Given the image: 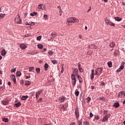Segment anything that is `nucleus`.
I'll return each mask as SVG.
<instances>
[{
  "label": "nucleus",
  "instance_id": "obj_26",
  "mask_svg": "<svg viewBox=\"0 0 125 125\" xmlns=\"http://www.w3.org/2000/svg\"><path fill=\"white\" fill-rule=\"evenodd\" d=\"M48 68V64L45 63L44 64V70L45 71H47V68Z\"/></svg>",
  "mask_w": 125,
  "mask_h": 125
},
{
  "label": "nucleus",
  "instance_id": "obj_23",
  "mask_svg": "<svg viewBox=\"0 0 125 125\" xmlns=\"http://www.w3.org/2000/svg\"><path fill=\"white\" fill-rule=\"evenodd\" d=\"M107 66L109 68H111V67L112 66V62H107Z\"/></svg>",
  "mask_w": 125,
  "mask_h": 125
},
{
  "label": "nucleus",
  "instance_id": "obj_57",
  "mask_svg": "<svg viewBox=\"0 0 125 125\" xmlns=\"http://www.w3.org/2000/svg\"><path fill=\"white\" fill-rule=\"evenodd\" d=\"M31 78V76H25L26 79H30Z\"/></svg>",
  "mask_w": 125,
  "mask_h": 125
},
{
  "label": "nucleus",
  "instance_id": "obj_39",
  "mask_svg": "<svg viewBox=\"0 0 125 125\" xmlns=\"http://www.w3.org/2000/svg\"><path fill=\"white\" fill-rule=\"evenodd\" d=\"M75 94L76 96H79V95L80 94V92L79 91H77L75 92Z\"/></svg>",
  "mask_w": 125,
  "mask_h": 125
},
{
  "label": "nucleus",
  "instance_id": "obj_60",
  "mask_svg": "<svg viewBox=\"0 0 125 125\" xmlns=\"http://www.w3.org/2000/svg\"><path fill=\"white\" fill-rule=\"evenodd\" d=\"M114 56H117V53H116V51H114Z\"/></svg>",
  "mask_w": 125,
  "mask_h": 125
},
{
  "label": "nucleus",
  "instance_id": "obj_25",
  "mask_svg": "<svg viewBox=\"0 0 125 125\" xmlns=\"http://www.w3.org/2000/svg\"><path fill=\"white\" fill-rule=\"evenodd\" d=\"M110 47H114L115 46L114 42H112L109 44Z\"/></svg>",
  "mask_w": 125,
  "mask_h": 125
},
{
  "label": "nucleus",
  "instance_id": "obj_5",
  "mask_svg": "<svg viewBox=\"0 0 125 125\" xmlns=\"http://www.w3.org/2000/svg\"><path fill=\"white\" fill-rule=\"evenodd\" d=\"M105 21L106 25H109V26H113V27H115V24L110 21V20H108V19H106V20H105Z\"/></svg>",
  "mask_w": 125,
  "mask_h": 125
},
{
  "label": "nucleus",
  "instance_id": "obj_50",
  "mask_svg": "<svg viewBox=\"0 0 125 125\" xmlns=\"http://www.w3.org/2000/svg\"><path fill=\"white\" fill-rule=\"evenodd\" d=\"M91 10V7H90L89 9L87 11V12L88 13Z\"/></svg>",
  "mask_w": 125,
  "mask_h": 125
},
{
  "label": "nucleus",
  "instance_id": "obj_14",
  "mask_svg": "<svg viewBox=\"0 0 125 125\" xmlns=\"http://www.w3.org/2000/svg\"><path fill=\"white\" fill-rule=\"evenodd\" d=\"M77 77L78 78V80L79 81V83H83V79H82L81 76H80L79 75H77Z\"/></svg>",
  "mask_w": 125,
  "mask_h": 125
},
{
  "label": "nucleus",
  "instance_id": "obj_53",
  "mask_svg": "<svg viewBox=\"0 0 125 125\" xmlns=\"http://www.w3.org/2000/svg\"><path fill=\"white\" fill-rule=\"evenodd\" d=\"M93 116V114H92V113L91 112V113H90V118H92V116Z\"/></svg>",
  "mask_w": 125,
  "mask_h": 125
},
{
  "label": "nucleus",
  "instance_id": "obj_12",
  "mask_svg": "<svg viewBox=\"0 0 125 125\" xmlns=\"http://www.w3.org/2000/svg\"><path fill=\"white\" fill-rule=\"evenodd\" d=\"M118 96H119V97H123V96H124V97H125V91L120 92L118 95Z\"/></svg>",
  "mask_w": 125,
  "mask_h": 125
},
{
  "label": "nucleus",
  "instance_id": "obj_45",
  "mask_svg": "<svg viewBox=\"0 0 125 125\" xmlns=\"http://www.w3.org/2000/svg\"><path fill=\"white\" fill-rule=\"evenodd\" d=\"M42 9H44V10H45V5L42 4Z\"/></svg>",
  "mask_w": 125,
  "mask_h": 125
},
{
  "label": "nucleus",
  "instance_id": "obj_33",
  "mask_svg": "<svg viewBox=\"0 0 125 125\" xmlns=\"http://www.w3.org/2000/svg\"><path fill=\"white\" fill-rule=\"evenodd\" d=\"M31 84V82H30V81H26L25 82V85H29V84Z\"/></svg>",
  "mask_w": 125,
  "mask_h": 125
},
{
  "label": "nucleus",
  "instance_id": "obj_18",
  "mask_svg": "<svg viewBox=\"0 0 125 125\" xmlns=\"http://www.w3.org/2000/svg\"><path fill=\"white\" fill-rule=\"evenodd\" d=\"M27 98H29V96H22L21 97V100H26V99H27Z\"/></svg>",
  "mask_w": 125,
  "mask_h": 125
},
{
  "label": "nucleus",
  "instance_id": "obj_62",
  "mask_svg": "<svg viewBox=\"0 0 125 125\" xmlns=\"http://www.w3.org/2000/svg\"><path fill=\"white\" fill-rule=\"evenodd\" d=\"M62 109H65V105H62Z\"/></svg>",
  "mask_w": 125,
  "mask_h": 125
},
{
  "label": "nucleus",
  "instance_id": "obj_6",
  "mask_svg": "<svg viewBox=\"0 0 125 125\" xmlns=\"http://www.w3.org/2000/svg\"><path fill=\"white\" fill-rule=\"evenodd\" d=\"M15 22L16 23V24H20V23L22 22V20L21 19H20V16H18L17 18H16Z\"/></svg>",
  "mask_w": 125,
  "mask_h": 125
},
{
  "label": "nucleus",
  "instance_id": "obj_36",
  "mask_svg": "<svg viewBox=\"0 0 125 125\" xmlns=\"http://www.w3.org/2000/svg\"><path fill=\"white\" fill-rule=\"evenodd\" d=\"M36 71L37 73H40V72H41V68H36Z\"/></svg>",
  "mask_w": 125,
  "mask_h": 125
},
{
  "label": "nucleus",
  "instance_id": "obj_63",
  "mask_svg": "<svg viewBox=\"0 0 125 125\" xmlns=\"http://www.w3.org/2000/svg\"><path fill=\"white\" fill-rule=\"evenodd\" d=\"M11 84V83L9 82L8 83V85H10Z\"/></svg>",
  "mask_w": 125,
  "mask_h": 125
},
{
  "label": "nucleus",
  "instance_id": "obj_44",
  "mask_svg": "<svg viewBox=\"0 0 125 125\" xmlns=\"http://www.w3.org/2000/svg\"><path fill=\"white\" fill-rule=\"evenodd\" d=\"M124 68H125V66H122V65H121V66L120 67L119 69H121V71H122V70H124Z\"/></svg>",
  "mask_w": 125,
  "mask_h": 125
},
{
  "label": "nucleus",
  "instance_id": "obj_42",
  "mask_svg": "<svg viewBox=\"0 0 125 125\" xmlns=\"http://www.w3.org/2000/svg\"><path fill=\"white\" fill-rule=\"evenodd\" d=\"M59 15L60 16L62 15V9H59Z\"/></svg>",
  "mask_w": 125,
  "mask_h": 125
},
{
  "label": "nucleus",
  "instance_id": "obj_21",
  "mask_svg": "<svg viewBox=\"0 0 125 125\" xmlns=\"http://www.w3.org/2000/svg\"><path fill=\"white\" fill-rule=\"evenodd\" d=\"M38 14V13L36 12H34L33 13H31L30 14V16H36Z\"/></svg>",
  "mask_w": 125,
  "mask_h": 125
},
{
  "label": "nucleus",
  "instance_id": "obj_43",
  "mask_svg": "<svg viewBox=\"0 0 125 125\" xmlns=\"http://www.w3.org/2000/svg\"><path fill=\"white\" fill-rule=\"evenodd\" d=\"M15 71H16V68H15L14 67L13 68H12L11 72H15Z\"/></svg>",
  "mask_w": 125,
  "mask_h": 125
},
{
  "label": "nucleus",
  "instance_id": "obj_9",
  "mask_svg": "<svg viewBox=\"0 0 125 125\" xmlns=\"http://www.w3.org/2000/svg\"><path fill=\"white\" fill-rule=\"evenodd\" d=\"M1 103L3 104V105H7L8 103H9V101L8 100L5 99L1 101Z\"/></svg>",
  "mask_w": 125,
  "mask_h": 125
},
{
  "label": "nucleus",
  "instance_id": "obj_11",
  "mask_svg": "<svg viewBox=\"0 0 125 125\" xmlns=\"http://www.w3.org/2000/svg\"><path fill=\"white\" fill-rule=\"evenodd\" d=\"M20 47L21 49H25V48H27V45L24 43H21L20 45Z\"/></svg>",
  "mask_w": 125,
  "mask_h": 125
},
{
  "label": "nucleus",
  "instance_id": "obj_61",
  "mask_svg": "<svg viewBox=\"0 0 125 125\" xmlns=\"http://www.w3.org/2000/svg\"><path fill=\"white\" fill-rule=\"evenodd\" d=\"M57 8H59V9H61V6H58L57 7Z\"/></svg>",
  "mask_w": 125,
  "mask_h": 125
},
{
  "label": "nucleus",
  "instance_id": "obj_58",
  "mask_svg": "<svg viewBox=\"0 0 125 125\" xmlns=\"http://www.w3.org/2000/svg\"><path fill=\"white\" fill-rule=\"evenodd\" d=\"M70 125H76V123L72 122Z\"/></svg>",
  "mask_w": 125,
  "mask_h": 125
},
{
  "label": "nucleus",
  "instance_id": "obj_47",
  "mask_svg": "<svg viewBox=\"0 0 125 125\" xmlns=\"http://www.w3.org/2000/svg\"><path fill=\"white\" fill-rule=\"evenodd\" d=\"M82 124H83V123H82V121H78V125H82Z\"/></svg>",
  "mask_w": 125,
  "mask_h": 125
},
{
  "label": "nucleus",
  "instance_id": "obj_55",
  "mask_svg": "<svg viewBox=\"0 0 125 125\" xmlns=\"http://www.w3.org/2000/svg\"><path fill=\"white\" fill-rule=\"evenodd\" d=\"M39 95L38 94V93H36V98H38L39 97Z\"/></svg>",
  "mask_w": 125,
  "mask_h": 125
},
{
  "label": "nucleus",
  "instance_id": "obj_17",
  "mask_svg": "<svg viewBox=\"0 0 125 125\" xmlns=\"http://www.w3.org/2000/svg\"><path fill=\"white\" fill-rule=\"evenodd\" d=\"M114 19L116 21H118V22H120V21H122V18L118 17H115L114 18Z\"/></svg>",
  "mask_w": 125,
  "mask_h": 125
},
{
  "label": "nucleus",
  "instance_id": "obj_38",
  "mask_svg": "<svg viewBox=\"0 0 125 125\" xmlns=\"http://www.w3.org/2000/svg\"><path fill=\"white\" fill-rule=\"evenodd\" d=\"M37 41H41L42 40V36H39L37 37Z\"/></svg>",
  "mask_w": 125,
  "mask_h": 125
},
{
  "label": "nucleus",
  "instance_id": "obj_52",
  "mask_svg": "<svg viewBox=\"0 0 125 125\" xmlns=\"http://www.w3.org/2000/svg\"><path fill=\"white\" fill-rule=\"evenodd\" d=\"M121 71L122 70L120 68H119L117 70V73H119V72H121Z\"/></svg>",
  "mask_w": 125,
  "mask_h": 125
},
{
  "label": "nucleus",
  "instance_id": "obj_2",
  "mask_svg": "<svg viewBox=\"0 0 125 125\" xmlns=\"http://www.w3.org/2000/svg\"><path fill=\"white\" fill-rule=\"evenodd\" d=\"M103 71V68L102 67L98 68L95 70L94 75H97V76H100L102 74V71Z\"/></svg>",
  "mask_w": 125,
  "mask_h": 125
},
{
  "label": "nucleus",
  "instance_id": "obj_40",
  "mask_svg": "<svg viewBox=\"0 0 125 125\" xmlns=\"http://www.w3.org/2000/svg\"><path fill=\"white\" fill-rule=\"evenodd\" d=\"M95 120H97V121H98V120H99V116L98 115L95 116Z\"/></svg>",
  "mask_w": 125,
  "mask_h": 125
},
{
  "label": "nucleus",
  "instance_id": "obj_8",
  "mask_svg": "<svg viewBox=\"0 0 125 125\" xmlns=\"http://www.w3.org/2000/svg\"><path fill=\"white\" fill-rule=\"evenodd\" d=\"M75 116L76 117V119H79V118L80 117V113L79 112V108H76Z\"/></svg>",
  "mask_w": 125,
  "mask_h": 125
},
{
  "label": "nucleus",
  "instance_id": "obj_31",
  "mask_svg": "<svg viewBox=\"0 0 125 125\" xmlns=\"http://www.w3.org/2000/svg\"><path fill=\"white\" fill-rule=\"evenodd\" d=\"M38 48H40V49H42V47H43V45H42V44H38Z\"/></svg>",
  "mask_w": 125,
  "mask_h": 125
},
{
  "label": "nucleus",
  "instance_id": "obj_13",
  "mask_svg": "<svg viewBox=\"0 0 125 125\" xmlns=\"http://www.w3.org/2000/svg\"><path fill=\"white\" fill-rule=\"evenodd\" d=\"M11 79L13 81L14 83H16V78L15 77V75H12L11 76Z\"/></svg>",
  "mask_w": 125,
  "mask_h": 125
},
{
  "label": "nucleus",
  "instance_id": "obj_64",
  "mask_svg": "<svg viewBox=\"0 0 125 125\" xmlns=\"http://www.w3.org/2000/svg\"><path fill=\"white\" fill-rule=\"evenodd\" d=\"M79 39H82V35H79Z\"/></svg>",
  "mask_w": 125,
  "mask_h": 125
},
{
  "label": "nucleus",
  "instance_id": "obj_29",
  "mask_svg": "<svg viewBox=\"0 0 125 125\" xmlns=\"http://www.w3.org/2000/svg\"><path fill=\"white\" fill-rule=\"evenodd\" d=\"M21 72L20 71H17L16 73V75L17 77H20V76H21Z\"/></svg>",
  "mask_w": 125,
  "mask_h": 125
},
{
  "label": "nucleus",
  "instance_id": "obj_22",
  "mask_svg": "<svg viewBox=\"0 0 125 125\" xmlns=\"http://www.w3.org/2000/svg\"><path fill=\"white\" fill-rule=\"evenodd\" d=\"M15 106H16V108H18V107L21 106V103L19 102L17 104H15Z\"/></svg>",
  "mask_w": 125,
  "mask_h": 125
},
{
  "label": "nucleus",
  "instance_id": "obj_28",
  "mask_svg": "<svg viewBox=\"0 0 125 125\" xmlns=\"http://www.w3.org/2000/svg\"><path fill=\"white\" fill-rule=\"evenodd\" d=\"M51 62L54 64V65L58 63V62L57 60H51Z\"/></svg>",
  "mask_w": 125,
  "mask_h": 125
},
{
  "label": "nucleus",
  "instance_id": "obj_3",
  "mask_svg": "<svg viewBox=\"0 0 125 125\" xmlns=\"http://www.w3.org/2000/svg\"><path fill=\"white\" fill-rule=\"evenodd\" d=\"M76 74L78 75L77 69H75L73 70V74L71 75L72 80H76Z\"/></svg>",
  "mask_w": 125,
  "mask_h": 125
},
{
  "label": "nucleus",
  "instance_id": "obj_37",
  "mask_svg": "<svg viewBox=\"0 0 125 125\" xmlns=\"http://www.w3.org/2000/svg\"><path fill=\"white\" fill-rule=\"evenodd\" d=\"M33 70H34V67H30L29 68V72H33Z\"/></svg>",
  "mask_w": 125,
  "mask_h": 125
},
{
  "label": "nucleus",
  "instance_id": "obj_32",
  "mask_svg": "<svg viewBox=\"0 0 125 125\" xmlns=\"http://www.w3.org/2000/svg\"><path fill=\"white\" fill-rule=\"evenodd\" d=\"M2 121L4 123H7V122H8V119H7V118H3Z\"/></svg>",
  "mask_w": 125,
  "mask_h": 125
},
{
  "label": "nucleus",
  "instance_id": "obj_24",
  "mask_svg": "<svg viewBox=\"0 0 125 125\" xmlns=\"http://www.w3.org/2000/svg\"><path fill=\"white\" fill-rule=\"evenodd\" d=\"M83 125H89V123L87 121H83Z\"/></svg>",
  "mask_w": 125,
  "mask_h": 125
},
{
  "label": "nucleus",
  "instance_id": "obj_48",
  "mask_svg": "<svg viewBox=\"0 0 125 125\" xmlns=\"http://www.w3.org/2000/svg\"><path fill=\"white\" fill-rule=\"evenodd\" d=\"M43 17H44V18H45V20H46V18H47V15H44Z\"/></svg>",
  "mask_w": 125,
  "mask_h": 125
},
{
  "label": "nucleus",
  "instance_id": "obj_4",
  "mask_svg": "<svg viewBox=\"0 0 125 125\" xmlns=\"http://www.w3.org/2000/svg\"><path fill=\"white\" fill-rule=\"evenodd\" d=\"M110 118V114H106L104 117H103L102 122L103 123H105V122H107L108 121V119Z\"/></svg>",
  "mask_w": 125,
  "mask_h": 125
},
{
  "label": "nucleus",
  "instance_id": "obj_51",
  "mask_svg": "<svg viewBox=\"0 0 125 125\" xmlns=\"http://www.w3.org/2000/svg\"><path fill=\"white\" fill-rule=\"evenodd\" d=\"M125 62H123L122 63H121V66H125Z\"/></svg>",
  "mask_w": 125,
  "mask_h": 125
},
{
  "label": "nucleus",
  "instance_id": "obj_1",
  "mask_svg": "<svg viewBox=\"0 0 125 125\" xmlns=\"http://www.w3.org/2000/svg\"><path fill=\"white\" fill-rule=\"evenodd\" d=\"M67 22L68 23H78L79 20L76 18H69L67 19Z\"/></svg>",
  "mask_w": 125,
  "mask_h": 125
},
{
  "label": "nucleus",
  "instance_id": "obj_30",
  "mask_svg": "<svg viewBox=\"0 0 125 125\" xmlns=\"http://www.w3.org/2000/svg\"><path fill=\"white\" fill-rule=\"evenodd\" d=\"M86 100L87 101V103H89V102H90V100H91V98L88 97L86 99Z\"/></svg>",
  "mask_w": 125,
  "mask_h": 125
},
{
  "label": "nucleus",
  "instance_id": "obj_35",
  "mask_svg": "<svg viewBox=\"0 0 125 125\" xmlns=\"http://www.w3.org/2000/svg\"><path fill=\"white\" fill-rule=\"evenodd\" d=\"M48 54H49V55H53V52H52V51H49L48 52Z\"/></svg>",
  "mask_w": 125,
  "mask_h": 125
},
{
  "label": "nucleus",
  "instance_id": "obj_46",
  "mask_svg": "<svg viewBox=\"0 0 125 125\" xmlns=\"http://www.w3.org/2000/svg\"><path fill=\"white\" fill-rule=\"evenodd\" d=\"M63 72H64V67L62 66L61 73H62V74H63Z\"/></svg>",
  "mask_w": 125,
  "mask_h": 125
},
{
  "label": "nucleus",
  "instance_id": "obj_7",
  "mask_svg": "<svg viewBox=\"0 0 125 125\" xmlns=\"http://www.w3.org/2000/svg\"><path fill=\"white\" fill-rule=\"evenodd\" d=\"M91 81L94 79V70L92 69L91 71V74L90 75Z\"/></svg>",
  "mask_w": 125,
  "mask_h": 125
},
{
  "label": "nucleus",
  "instance_id": "obj_10",
  "mask_svg": "<svg viewBox=\"0 0 125 125\" xmlns=\"http://www.w3.org/2000/svg\"><path fill=\"white\" fill-rule=\"evenodd\" d=\"M58 100L59 102L62 103V102H64L65 101V97L61 96L59 98Z\"/></svg>",
  "mask_w": 125,
  "mask_h": 125
},
{
  "label": "nucleus",
  "instance_id": "obj_20",
  "mask_svg": "<svg viewBox=\"0 0 125 125\" xmlns=\"http://www.w3.org/2000/svg\"><path fill=\"white\" fill-rule=\"evenodd\" d=\"M71 83H72V85L75 86V85H76V83H77V80H72V82Z\"/></svg>",
  "mask_w": 125,
  "mask_h": 125
},
{
  "label": "nucleus",
  "instance_id": "obj_59",
  "mask_svg": "<svg viewBox=\"0 0 125 125\" xmlns=\"http://www.w3.org/2000/svg\"><path fill=\"white\" fill-rule=\"evenodd\" d=\"M41 91H38V92H37V94H38V95H40V94H41Z\"/></svg>",
  "mask_w": 125,
  "mask_h": 125
},
{
  "label": "nucleus",
  "instance_id": "obj_27",
  "mask_svg": "<svg viewBox=\"0 0 125 125\" xmlns=\"http://www.w3.org/2000/svg\"><path fill=\"white\" fill-rule=\"evenodd\" d=\"M5 17V14H0V19H2Z\"/></svg>",
  "mask_w": 125,
  "mask_h": 125
},
{
  "label": "nucleus",
  "instance_id": "obj_54",
  "mask_svg": "<svg viewBox=\"0 0 125 125\" xmlns=\"http://www.w3.org/2000/svg\"><path fill=\"white\" fill-rule=\"evenodd\" d=\"M104 115H106V114H107V111L104 110Z\"/></svg>",
  "mask_w": 125,
  "mask_h": 125
},
{
  "label": "nucleus",
  "instance_id": "obj_19",
  "mask_svg": "<svg viewBox=\"0 0 125 125\" xmlns=\"http://www.w3.org/2000/svg\"><path fill=\"white\" fill-rule=\"evenodd\" d=\"M113 106L115 108H118V107H120V104H119V103H116L114 104Z\"/></svg>",
  "mask_w": 125,
  "mask_h": 125
},
{
  "label": "nucleus",
  "instance_id": "obj_49",
  "mask_svg": "<svg viewBox=\"0 0 125 125\" xmlns=\"http://www.w3.org/2000/svg\"><path fill=\"white\" fill-rule=\"evenodd\" d=\"M103 99H104V98H103V97H100V98H99L98 100H103Z\"/></svg>",
  "mask_w": 125,
  "mask_h": 125
},
{
  "label": "nucleus",
  "instance_id": "obj_56",
  "mask_svg": "<svg viewBox=\"0 0 125 125\" xmlns=\"http://www.w3.org/2000/svg\"><path fill=\"white\" fill-rule=\"evenodd\" d=\"M0 84H2V80H1V79H0Z\"/></svg>",
  "mask_w": 125,
  "mask_h": 125
},
{
  "label": "nucleus",
  "instance_id": "obj_15",
  "mask_svg": "<svg viewBox=\"0 0 125 125\" xmlns=\"http://www.w3.org/2000/svg\"><path fill=\"white\" fill-rule=\"evenodd\" d=\"M56 37V33L55 32H52L51 34V39H54Z\"/></svg>",
  "mask_w": 125,
  "mask_h": 125
},
{
  "label": "nucleus",
  "instance_id": "obj_41",
  "mask_svg": "<svg viewBox=\"0 0 125 125\" xmlns=\"http://www.w3.org/2000/svg\"><path fill=\"white\" fill-rule=\"evenodd\" d=\"M42 4H40L38 6V9H42Z\"/></svg>",
  "mask_w": 125,
  "mask_h": 125
},
{
  "label": "nucleus",
  "instance_id": "obj_16",
  "mask_svg": "<svg viewBox=\"0 0 125 125\" xmlns=\"http://www.w3.org/2000/svg\"><path fill=\"white\" fill-rule=\"evenodd\" d=\"M1 54L2 56H4V55H5V54H6V51H5V49H3L1 50Z\"/></svg>",
  "mask_w": 125,
  "mask_h": 125
},
{
  "label": "nucleus",
  "instance_id": "obj_34",
  "mask_svg": "<svg viewBox=\"0 0 125 125\" xmlns=\"http://www.w3.org/2000/svg\"><path fill=\"white\" fill-rule=\"evenodd\" d=\"M31 25L32 26H34V25H35V23L33 22H28V25L31 26Z\"/></svg>",
  "mask_w": 125,
  "mask_h": 125
}]
</instances>
